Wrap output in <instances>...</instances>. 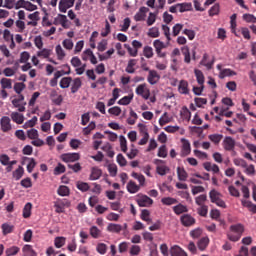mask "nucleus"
I'll list each match as a JSON object with an SVG mask.
<instances>
[{"label":"nucleus","mask_w":256,"mask_h":256,"mask_svg":"<svg viewBox=\"0 0 256 256\" xmlns=\"http://www.w3.org/2000/svg\"><path fill=\"white\" fill-rule=\"evenodd\" d=\"M230 233H228V239L236 243L241 239V235H243L245 231V227L242 224H235L230 226Z\"/></svg>","instance_id":"nucleus-1"},{"label":"nucleus","mask_w":256,"mask_h":256,"mask_svg":"<svg viewBox=\"0 0 256 256\" xmlns=\"http://www.w3.org/2000/svg\"><path fill=\"white\" fill-rule=\"evenodd\" d=\"M136 202L139 207H151V205H153V199L143 194H138Z\"/></svg>","instance_id":"nucleus-2"},{"label":"nucleus","mask_w":256,"mask_h":256,"mask_svg":"<svg viewBox=\"0 0 256 256\" xmlns=\"http://www.w3.org/2000/svg\"><path fill=\"white\" fill-rule=\"evenodd\" d=\"M60 159L64 163H75L81 159V155L79 153H65L60 156Z\"/></svg>","instance_id":"nucleus-3"},{"label":"nucleus","mask_w":256,"mask_h":256,"mask_svg":"<svg viewBox=\"0 0 256 256\" xmlns=\"http://www.w3.org/2000/svg\"><path fill=\"white\" fill-rule=\"evenodd\" d=\"M136 94L139 95L140 97H143V99H149L151 97V91L149 88H147V84H140L136 88Z\"/></svg>","instance_id":"nucleus-4"},{"label":"nucleus","mask_w":256,"mask_h":256,"mask_svg":"<svg viewBox=\"0 0 256 256\" xmlns=\"http://www.w3.org/2000/svg\"><path fill=\"white\" fill-rule=\"evenodd\" d=\"M160 79H161V75H159L157 70H149L147 81L150 85H157Z\"/></svg>","instance_id":"nucleus-5"},{"label":"nucleus","mask_w":256,"mask_h":256,"mask_svg":"<svg viewBox=\"0 0 256 256\" xmlns=\"http://www.w3.org/2000/svg\"><path fill=\"white\" fill-rule=\"evenodd\" d=\"M75 5V0H60L59 11L60 13H67V9H71Z\"/></svg>","instance_id":"nucleus-6"},{"label":"nucleus","mask_w":256,"mask_h":256,"mask_svg":"<svg viewBox=\"0 0 256 256\" xmlns=\"http://www.w3.org/2000/svg\"><path fill=\"white\" fill-rule=\"evenodd\" d=\"M225 151H233L235 149V139L231 136H226L222 142Z\"/></svg>","instance_id":"nucleus-7"},{"label":"nucleus","mask_w":256,"mask_h":256,"mask_svg":"<svg viewBox=\"0 0 256 256\" xmlns=\"http://www.w3.org/2000/svg\"><path fill=\"white\" fill-rule=\"evenodd\" d=\"M0 127L3 133H8V131H11V118L8 116H3L0 120Z\"/></svg>","instance_id":"nucleus-8"},{"label":"nucleus","mask_w":256,"mask_h":256,"mask_svg":"<svg viewBox=\"0 0 256 256\" xmlns=\"http://www.w3.org/2000/svg\"><path fill=\"white\" fill-rule=\"evenodd\" d=\"M182 151H181V157H187V155H191V143L189 140L182 138Z\"/></svg>","instance_id":"nucleus-9"},{"label":"nucleus","mask_w":256,"mask_h":256,"mask_svg":"<svg viewBox=\"0 0 256 256\" xmlns=\"http://www.w3.org/2000/svg\"><path fill=\"white\" fill-rule=\"evenodd\" d=\"M180 221L184 227H192V225H195V218L189 214L182 215Z\"/></svg>","instance_id":"nucleus-10"},{"label":"nucleus","mask_w":256,"mask_h":256,"mask_svg":"<svg viewBox=\"0 0 256 256\" xmlns=\"http://www.w3.org/2000/svg\"><path fill=\"white\" fill-rule=\"evenodd\" d=\"M88 57H90V63H92V65H97V57H95V54H93V51L91 49H86L83 53H82V60L83 61H87Z\"/></svg>","instance_id":"nucleus-11"},{"label":"nucleus","mask_w":256,"mask_h":256,"mask_svg":"<svg viewBox=\"0 0 256 256\" xmlns=\"http://www.w3.org/2000/svg\"><path fill=\"white\" fill-rule=\"evenodd\" d=\"M147 13H149V8L143 6L139 9V11L135 14L134 19L136 21H145L147 17Z\"/></svg>","instance_id":"nucleus-12"},{"label":"nucleus","mask_w":256,"mask_h":256,"mask_svg":"<svg viewBox=\"0 0 256 256\" xmlns=\"http://www.w3.org/2000/svg\"><path fill=\"white\" fill-rule=\"evenodd\" d=\"M170 255L171 256H187V252H185V250H183V248H181L178 245H174L170 248Z\"/></svg>","instance_id":"nucleus-13"},{"label":"nucleus","mask_w":256,"mask_h":256,"mask_svg":"<svg viewBox=\"0 0 256 256\" xmlns=\"http://www.w3.org/2000/svg\"><path fill=\"white\" fill-rule=\"evenodd\" d=\"M178 91L182 95H189V82H187V80H181L178 86Z\"/></svg>","instance_id":"nucleus-14"},{"label":"nucleus","mask_w":256,"mask_h":256,"mask_svg":"<svg viewBox=\"0 0 256 256\" xmlns=\"http://www.w3.org/2000/svg\"><path fill=\"white\" fill-rule=\"evenodd\" d=\"M101 175H103L101 169L93 167L89 179L90 181H97V179H101Z\"/></svg>","instance_id":"nucleus-15"},{"label":"nucleus","mask_w":256,"mask_h":256,"mask_svg":"<svg viewBox=\"0 0 256 256\" xmlns=\"http://www.w3.org/2000/svg\"><path fill=\"white\" fill-rule=\"evenodd\" d=\"M127 191L128 193L135 194L138 193V191L141 189L137 183H135L133 180H130L127 184Z\"/></svg>","instance_id":"nucleus-16"},{"label":"nucleus","mask_w":256,"mask_h":256,"mask_svg":"<svg viewBox=\"0 0 256 256\" xmlns=\"http://www.w3.org/2000/svg\"><path fill=\"white\" fill-rule=\"evenodd\" d=\"M11 119L14 123H17V125H23V121H25V117L19 112H12Z\"/></svg>","instance_id":"nucleus-17"},{"label":"nucleus","mask_w":256,"mask_h":256,"mask_svg":"<svg viewBox=\"0 0 256 256\" xmlns=\"http://www.w3.org/2000/svg\"><path fill=\"white\" fill-rule=\"evenodd\" d=\"M107 231H109V233H121L123 226H121V224L110 223L107 226Z\"/></svg>","instance_id":"nucleus-18"},{"label":"nucleus","mask_w":256,"mask_h":256,"mask_svg":"<svg viewBox=\"0 0 256 256\" xmlns=\"http://www.w3.org/2000/svg\"><path fill=\"white\" fill-rule=\"evenodd\" d=\"M12 105L16 109H18L19 113H25V105H27V102H20L18 99H13L12 100Z\"/></svg>","instance_id":"nucleus-19"},{"label":"nucleus","mask_w":256,"mask_h":256,"mask_svg":"<svg viewBox=\"0 0 256 256\" xmlns=\"http://www.w3.org/2000/svg\"><path fill=\"white\" fill-rule=\"evenodd\" d=\"M55 21H57L63 27V29H69V24H67L69 23V20L67 19L66 15L59 14Z\"/></svg>","instance_id":"nucleus-20"},{"label":"nucleus","mask_w":256,"mask_h":256,"mask_svg":"<svg viewBox=\"0 0 256 256\" xmlns=\"http://www.w3.org/2000/svg\"><path fill=\"white\" fill-rule=\"evenodd\" d=\"M177 176H178L179 181H187L189 174L187 173L185 168L177 167Z\"/></svg>","instance_id":"nucleus-21"},{"label":"nucleus","mask_w":256,"mask_h":256,"mask_svg":"<svg viewBox=\"0 0 256 256\" xmlns=\"http://www.w3.org/2000/svg\"><path fill=\"white\" fill-rule=\"evenodd\" d=\"M178 11L180 13H185L186 11H191L193 9V5L191 3H178L177 4Z\"/></svg>","instance_id":"nucleus-22"},{"label":"nucleus","mask_w":256,"mask_h":256,"mask_svg":"<svg viewBox=\"0 0 256 256\" xmlns=\"http://www.w3.org/2000/svg\"><path fill=\"white\" fill-rule=\"evenodd\" d=\"M209 197H210L211 203H216V201L220 200L221 197H223V195H221L219 191L213 189L209 192Z\"/></svg>","instance_id":"nucleus-23"},{"label":"nucleus","mask_w":256,"mask_h":256,"mask_svg":"<svg viewBox=\"0 0 256 256\" xmlns=\"http://www.w3.org/2000/svg\"><path fill=\"white\" fill-rule=\"evenodd\" d=\"M22 251L24 253V256H37V252L33 250L32 245H29V244L24 245V247L22 248Z\"/></svg>","instance_id":"nucleus-24"},{"label":"nucleus","mask_w":256,"mask_h":256,"mask_svg":"<svg viewBox=\"0 0 256 256\" xmlns=\"http://www.w3.org/2000/svg\"><path fill=\"white\" fill-rule=\"evenodd\" d=\"M208 139L214 143V145H219L221 141H223V134H210Z\"/></svg>","instance_id":"nucleus-25"},{"label":"nucleus","mask_w":256,"mask_h":256,"mask_svg":"<svg viewBox=\"0 0 256 256\" xmlns=\"http://www.w3.org/2000/svg\"><path fill=\"white\" fill-rule=\"evenodd\" d=\"M198 249L200 251H205V249H207L208 245H209V237H202L198 243Z\"/></svg>","instance_id":"nucleus-26"},{"label":"nucleus","mask_w":256,"mask_h":256,"mask_svg":"<svg viewBox=\"0 0 256 256\" xmlns=\"http://www.w3.org/2000/svg\"><path fill=\"white\" fill-rule=\"evenodd\" d=\"M23 175H25V169L23 168V166H19V167L12 173V177H13L16 181H19V179H21V177H23Z\"/></svg>","instance_id":"nucleus-27"},{"label":"nucleus","mask_w":256,"mask_h":256,"mask_svg":"<svg viewBox=\"0 0 256 256\" xmlns=\"http://www.w3.org/2000/svg\"><path fill=\"white\" fill-rule=\"evenodd\" d=\"M24 161H30L27 165V171L28 173H33V169L37 167V162L35 161V158L24 157Z\"/></svg>","instance_id":"nucleus-28"},{"label":"nucleus","mask_w":256,"mask_h":256,"mask_svg":"<svg viewBox=\"0 0 256 256\" xmlns=\"http://www.w3.org/2000/svg\"><path fill=\"white\" fill-rule=\"evenodd\" d=\"M173 211L176 215H181L183 213H187V211H189V209H187V206L180 203L173 207Z\"/></svg>","instance_id":"nucleus-29"},{"label":"nucleus","mask_w":256,"mask_h":256,"mask_svg":"<svg viewBox=\"0 0 256 256\" xmlns=\"http://www.w3.org/2000/svg\"><path fill=\"white\" fill-rule=\"evenodd\" d=\"M207 59H209V54L205 53L202 57L200 64H202L204 67H207V69H212L213 64L215 63V60H212L211 62H207Z\"/></svg>","instance_id":"nucleus-30"},{"label":"nucleus","mask_w":256,"mask_h":256,"mask_svg":"<svg viewBox=\"0 0 256 256\" xmlns=\"http://www.w3.org/2000/svg\"><path fill=\"white\" fill-rule=\"evenodd\" d=\"M0 85L2 89H13V82L9 78H2Z\"/></svg>","instance_id":"nucleus-31"},{"label":"nucleus","mask_w":256,"mask_h":256,"mask_svg":"<svg viewBox=\"0 0 256 256\" xmlns=\"http://www.w3.org/2000/svg\"><path fill=\"white\" fill-rule=\"evenodd\" d=\"M31 209H33V204H31V202L26 203L23 208L24 219H29V217H31Z\"/></svg>","instance_id":"nucleus-32"},{"label":"nucleus","mask_w":256,"mask_h":256,"mask_svg":"<svg viewBox=\"0 0 256 256\" xmlns=\"http://www.w3.org/2000/svg\"><path fill=\"white\" fill-rule=\"evenodd\" d=\"M81 85H82L81 78H75L71 86V93H77V91L81 89Z\"/></svg>","instance_id":"nucleus-33"},{"label":"nucleus","mask_w":256,"mask_h":256,"mask_svg":"<svg viewBox=\"0 0 256 256\" xmlns=\"http://www.w3.org/2000/svg\"><path fill=\"white\" fill-rule=\"evenodd\" d=\"M194 73H195V77H196V80H197V83L199 85H204L205 83V75H203V72L199 69H196L194 70Z\"/></svg>","instance_id":"nucleus-34"},{"label":"nucleus","mask_w":256,"mask_h":256,"mask_svg":"<svg viewBox=\"0 0 256 256\" xmlns=\"http://www.w3.org/2000/svg\"><path fill=\"white\" fill-rule=\"evenodd\" d=\"M233 75H237V72L231 69H223L220 71L219 77L220 79H225V77H233Z\"/></svg>","instance_id":"nucleus-35"},{"label":"nucleus","mask_w":256,"mask_h":256,"mask_svg":"<svg viewBox=\"0 0 256 256\" xmlns=\"http://www.w3.org/2000/svg\"><path fill=\"white\" fill-rule=\"evenodd\" d=\"M52 53H53V50L44 48L41 51L37 52V57H42L43 59H49Z\"/></svg>","instance_id":"nucleus-36"},{"label":"nucleus","mask_w":256,"mask_h":256,"mask_svg":"<svg viewBox=\"0 0 256 256\" xmlns=\"http://www.w3.org/2000/svg\"><path fill=\"white\" fill-rule=\"evenodd\" d=\"M161 203L169 207L171 205H177L179 202L173 197H164L161 199Z\"/></svg>","instance_id":"nucleus-37"},{"label":"nucleus","mask_w":256,"mask_h":256,"mask_svg":"<svg viewBox=\"0 0 256 256\" xmlns=\"http://www.w3.org/2000/svg\"><path fill=\"white\" fill-rule=\"evenodd\" d=\"M58 195H60V197H69V187L65 186V185H61L59 186L58 190H57Z\"/></svg>","instance_id":"nucleus-38"},{"label":"nucleus","mask_w":256,"mask_h":256,"mask_svg":"<svg viewBox=\"0 0 256 256\" xmlns=\"http://www.w3.org/2000/svg\"><path fill=\"white\" fill-rule=\"evenodd\" d=\"M27 87L25 83L23 82H17L14 84V91L17 93V95H21L23 93L24 89Z\"/></svg>","instance_id":"nucleus-39"},{"label":"nucleus","mask_w":256,"mask_h":256,"mask_svg":"<svg viewBox=\"0 0 256 256\" xmlns=\"http://www.w3.org/2000/svg\"><path fill=\"white\" fill-rule=\"evenodd\" d=\"M156 172L158 173V175H161L163 177L167 175V173H169V167H167L166 165H158L156 167Z\"/></svg>","instance_id":"nucleus-40"},{"label":"nucleus","mask_w":256,"mask_h":256,"mask_svg":"<svg viewBox=\"0 0 256 256\" xmlns=\"http://www.w3.org/2000/svg\"><path fill=\"white\" fill-rule=\"evenodd\" d=\"M73 79L71 77H64L60 81V87L61 89H68L69 85H71V82Z\"/></svg>","instance_id":"nucleus-41"},{"label":"nucleus","mask_w":256,"mask_h":256,"mask_svg":"<svg viewBox=\"0 0 256 256\" xmlns=\"http://www.w3.org/2000/svg\"><path fill=\"white\" fill-rule=\"evenodd\" d=\"M243 207H246L252 213H256V205L253 204L251 201L242 200Z\"/></svg>","instance_id":"nucleus-42"},{"label":"nucleus","mask_w":256,"mask_h":256,"mask_svg":"<svg viewBox=\"0 0 256 256\" xmlns=\"http://www.w3.org/2000/svg\"><path fill=\"white\" fill-rule=\"evenodd\" d=\"M90 235L93 239H99L101 237V230L97 226H92L90 228Z\"/></svg>","instance_id":"nucleus-43"},{"label":"nucleus","mask_w":256,"mask_h":256,"mask_svg":"<svg viewBox=\"0 0 256 256\" xmlns=\"http://www.w3.org/2000/svg\"><path fill=\"white\" fill-rule=\"evenodd\" d=\"M76 187L79 189V191H82V193H85L90 189L89 183L81 181L77 182Z\"/></svg>","instance_id":"nucleus-44"},{"label":"nucleus","mask_w":256,"mask_h":256,"mask_svg":"<svg viewBox=\"0 0 256 256\" xmlns=\"http://www.w3.org/2000/svg\"><path fill=\"white\" fill-rule=\"evenodd\" d=\"M13 229H15L14 225H9L7 223L2 224L3 235H9V233H13Z\"/></svg>","instance_id":"nucleus-45"},{"label":"nucleus","mask_w":256,"mask_h":256,"mask_svg":"<svg viewBox=\"0 0 256 256\" xmlns=\"http://www.w3.org/2000/svg\"><path fill=\"white\" fill-rule=\"evenodd\" d=\"M66 238L63 236L56 237L54 240V245L56 249H61L65 245Z\"/></svg>","instance_id":"nucleus-46"},{"label":"nucleus","mask_w":256,"mask_h":256,"mask_svg":"<svg viewBox=\"0 0 256 256\" xmlns=\"http://www.w3.org/2000/svg\"><path fill=\"white\" fill-rule=\"evenodd\" d=\"M151 213L149 212V210L144 209L141 212L140 218L142 219V221H146V223H151V218H150Z\"/></svg>","instance_id":"nucleus-47"},{"label":"nucleus","mask_w":256,"mask_h":256,"mask_svg":"<svg viewBox=\"0 0 256 256\" xmlns=\"http://www.w3.org/2000/svg\"><path fill=\"white\" fill-rule=\"evenodd\" d=\"M131 101H133V94L124 96L122 99L118 101V105H129Z\"/></svg>","instance_id":"nucleus-48"},{"label":"nucleus","mask_w":256,"mask_h":256,"mask_svg":"<svg viewBox=\"0 0 256 256\" xmlns=\"http://www.w3.org/2000/svg\"><path fill=\"white\" fill-rule=\"evenodd\" d=\"M107 249H108L107 244L105 243H98L96 246V251L100 255H105V253H107Z\"/></svg>","instance_id":"nucleus-49"},{"label":"nucleus","mask_w":256,"mask_h":256,"mask_svg":"<svg viewBox=\"0 0 256 256\" xmlns=\"http://www.w3.org/2000/svg\"><path fill=\"white\" fill-rule=\"evenodd\" d=\"M56 55L59 61H63V59H65V50H63V47L59 44L56 46Z\"/></svg>","instance_id":"nucleus-50"},{"label":"nucleus","mask_w":256,"mask_h":256,"mask_svg":"<svg viewBox=\"0 0 256 256\" xmlns=\"http://www.w3.org/2000/svg\"><path fill=\"white\" fill-rule=\"evenodd\" d=\"M180 115L185 121H191V111H189L187 107L183 108Z\"/></svg>","instance_id":"nucleus-51"},{"label":"nucleus","mask_w":256,"mask_h":256,"mask_svg":"<svg viewBox=\"0 0 256 256\" xmlns=\"http://www.w3.org/2000/svg\"><path fill=\"white\" fill-rule=\"evenodd\" d=\"M20 248L17 246H12L10 248L6 249V256H15L17 253H19Z\"/></svg>","instance_id":"nucleus-52"},{"label":"nucleus","mask_w":256,"mask_h":256,"mask_svg":"<svg viewBox=\"0 0 256 256\" xmlns=\"http://www.w3.org/2000/svg\"><path fill=\"white\" fill-rule=\"evenodd\" d=\"M201 235H203V230L201 228H196L190 231V237H192V239H199Z\"/></svg>","instance_id":"nucleus-53"},{"label":"nucleus","mask_w":256,"mask_h":256,"mask_svg":"<svg viewBox=\"0 0 256 256\" xmlns=\"http://www.w3.org/2000/svg\"><path fill=\"white\" fill-rule=\"evenodd\" d=\"M239 31L244 39H246L247 41H249V39H251V32L249 31V28L241 27Z\"/></svg>","instance_id":"nucleus-54"},{"label":"nucleus","mask_w":256,"mask_h":256,"mask_svg":"<svg viewBox=\"0 0 256 256\" xmlns=\"http://www.w3.org/2000/svg\"><path fill=\"white\" fill-rule=\"evenodd\" d=\"M242 19L246 23H256V17L253 14H243Z\"/></svg>","instance_id":"nucleus-55"},{"label":"nucleus","mask_w":256,"mask_h":256,"mask_svg":"<svg viewBox=\"0 0 256 256\" xmlns=\"http://www.w3.org/2000/svg\"><path fill=\"white\" fill-rule=\"evenodd\" d=\"M66 168L65 165L58 163V165L54 168V175H61L65 173Z\"/></svg>","instance_id":"nucleus-56"},{"label":"nucleus","mask_w":256,"mask_h":256,"mask_svg":"<svg viewBox=\"0 0 256 256\" xmlns=\"http://www.w3.org/2000/svg\"><path fill=\"white\" fill-rule=\"evenodd\" d=\"M159 35H160L159 28L157 27H152L148 31V37H152L153 39L159 37Z\"/></svg>","instance_id":"nucleus-57"},{"label":"nucleus","mask_w":256,"mask_h":256,"mask_svg":"<svg viewBox=\"0 0 256 256\" xmlns=\"http://www.w3.org/2000/svg\"><path fill=\"white\" fill-rule=\"evenodd\" d=\"M205 201H207V195L202 194L195 198L196 205H199V207L204 206Z\"/></svg>","instance_id":"nucleus-58"},{"label":"nucleus","mask_w":256,"mask_h":256,"mask_svg":"<svg viewBox=\"0 0 256 256\" xmlns=\"http://www.w3.org/2000/svg\"><path fill=\"white\" fill-rule=\"evenodd\" d=\"M120 148L123 153H127V138L120 136Z\"/></svg>","instance_id":"nucleus-59"},{"label":"nucleus","mask_w":256,"mask_h":256,"mask_svg":"<svg viewBox=\"0 0 256 256\" xmlns=\"http://www.w3.org/2000/svg\"><path fill=\"white\" fill-rule=\"evenodd\" d=\"M219 11H220V6H219V4H214L211 8H210V10H209V16L210 17H215V15H217L218 13H219Z\"/></svg>","instance_id":"nucleus-60"},{"label":"nucleus","mask_w":256,"mask_h":256,"mask_svg":"<svg viewBox=\"0 0 256 256\" xmlns=\"http://www.w3.org/2000/svg\"><path fill=\"white\" fill-rule=\"evenodd\" d=\"M30 58H31V55L29 54V52L24 51L20 54V59L18 60V62L27 63V61H29Z\"/></svg>","instance_id":"nucleus-61"},{"label":"nucleus","mask_w":256,"mask_h":256,"mask_svg":"<svg viewBox=\"0 0 256 256\" xmlns=\"http://www.w3.org/2000/svg\"><path fill=\"white\" fill-rule=\"evenodd\" d=\"M143 53L146 59H151L153 57V48L151 46H146L144 47Z\"/></svg>","instance_id":"nucleus-62"},{"label":"nucleus","mask_w":256,"mask_h":256,"mask_svg":"<svg viewBox=\"0 0 256 256\" xmlns=\"http://www.w3.org/2000/svg\"><path fill=\"white\" fill-rule=\"evenodd\" d=\"M95 127H96L95 122H90L89 125L83 129V134L91 135V131H93Z\"/></svg>","instance_id":"nucleus-63"},{"label":"nucleus","mask_w":256,"mask_h":256,"mask_svg":"<svg viewBox=\"0 0 256 256\" xmlns=\"http://www.w3.org/2000/svg\"><path fill=\"white\" fill-rule=\"evenodd\" d=\"M158 157H162L163 159H165L167 157V146L166 145H162L159 147L158 149Z\"/></svg>","instance_id":"nucleus-64"}]
</instances>
